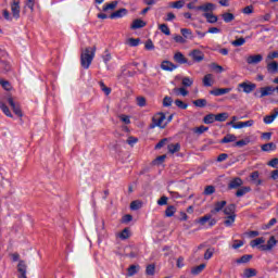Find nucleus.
<instances>
[{
	"mask_svg": "<svg viewBox=\"0 0 278 278\" xmlns=\"http://www.w3.org/2000/svg\"><path fill=\"white\" fill-rule=\"evenodd\" d=\"M94 53H97V47L86 48L80 54V64L83 68H90L92 60H94Z\"/></svg>",
	"mask_w": 278,
	"mask_h": 278,
	"instance_id": "obj_1",
	"label": "nucleus"
},
{
	"mask_svg": "<svg viewBox=\"0 0 278 278\" xmlns=\"http://www.w3.org/2000/svg\"><path fill=\"white\" fill-rule=\"evenodd\" d=\"M164 121H166V115L164 113H156L152 117V123L150 124L149 129H155V127L164 129L167 125V123L163 125Z\"/></svg>",
	"mask_w": 278,
	"mask_h": 278,
	"instance_id": "obj_2",
	"label": "nucleus"
},
{
	"mask_svg": "<svg viewBox=\"0 0 278 278\" xmlns=\"http://www.w3.org/2000/svg\"><path fill=\"white\" fill-rule=\"evenodd\" d=\"M11 12L15 21H18V18H21V0H13V2L11 3Z\"/></svg>",
	"mask_w": 278,
	"mask_h": 278,
	"instance_id": "obj_3",
	"label": "nucleus"
},
{
	"mask_svg": "<svg viewBox=\"0 0 278 278\" xmlns=\"http://www.w3.org/2000/svg\"><path fill=\"white\" fill-rule=\"evenodd\" d=\"M195 9L198 12H204V14H211L213 11L216 10V5L212 2H207L202 5H198Z\"/></svg>",
	"mask_w": 278,
	"mask_h": 278,
	"instance_id": "obj_4",
	"label": "nucleus"
},
{
	"mask_svg": "<svg viewBox=\"0 0 278 278\" xmlns=\"http://www.w3.org/2000/svg\"><path fill=\"white\" fill-rule=\"evenodd\" d=\"M17 278H27V263L21 260L17 264Z\"/></svg>",
	"mask_w": 278,
	"mask_h": 278,
	"instance_id": "obj_5",
	"label": "nucleus"
},
{
	"mask_svg": "<svg viewBox=\"0 0 278 278\" xmlns=\"http://www.w3.org/2000/svg\"><path fill=\"white\" fill-rule=\"evenodd\" d=\"M8 103L12 108L16 116H18L20 118L23 117V111L21 110V105L16 104V102H14V99L12 97L8 98Z\"/></svg>",
	"mask_w": 278,
	"mask_h": 278,
	"instance_id": "obj_6",
	"label": "nucleus"
},
{
	"mask_svg": "<svg viewBox=\"0 0 278 278\" xmlns=\"http://www.w3.org/2000/svg\"><path fill=\"white\" fill-rule=\"evenodd\" d=\"M238 88H242L243 92H245V94H251V92H253V90H255V88H257V85L253 84V83H240L238 85Z\"/></svg>",
	"mask_w": 278,
	"mask_h": 278,
	"instance_id": "obj_7",
	"label": "nucleus"
},
{
	"mask_svg": "<svg viewBox=\"0 0 278 278\" xmlns=\"http://www.w3.org/2000/svg\"><path fill=\"white\" fill-rule=\"evenodd\" d=\"M277 245V239L275 237H270L267 241V244H262L258 247L262 251H273V249Z\"/></svg>",
	"mask_w": 278,
	"mask_h": 278,
	"instance_id": "obj_8",
	"label": "nucleus"
},
{
	"mask_svg": "<svg viewBox=\"0 0 278 278\" xmlns=\"http://www.w3.org/2000/svg\"><path fill=\"white\" fill-rule=\"evenodd\" d=\"M190 58H192L193 62H203L205 60V54L201 50H193L189 53Z\"/></svg>",
	"mask_w": 278,
	"mask_h": 278,
	"instance_id": "obj_9",
	"label": "nucleus"
},
{
	"mask_svg": "<svg viewBox=\"0 0 278 278\" xmlns=\"http://www.w3.org/2000/svg\"><path fill=\"white\" fill-rule=\"evenodd\" d=\"M231 92V88H215L210 91V94L213 97H223V94H229Z\"/></svg>",
	"mask_w": 278,
	"mask_h": 278,
	"instance_id": "obj_10",
	"label": "nucleus"
},
{
	"mask_svg": "<svg viewBox=\"0 0 278 278\" xmlns=\"http://www.w3.org/2000/svg\"><path fill=\"white\" fill-rule=\"evenodd\" d=\"M255 125V122L253 119H249L247 122H238L237 124H233V129H244V127H253Z\"/></svg>",
	"mask_w": 278,
	"mask_h": 278,
	"instance_id": "obj_11",
	"label": "nucleus"
},
{
	"mask_svg": "<svg viewBox=\"0 0 278 278\" xmlns=\"http://www.w3.org/2000/svg\"><path fill=\"white\" fill-rule=\"evenodd\" d=\"M127 14H128L127 9L123 8V9H119V10L111 13L109 18H111V20L123 18V16H127Z\"/></svg>",
	"mask_w": 278,
	"mask_h": 278,
	"instance_id": "obj_12",
	"label": "nucleus"
},
{
	"mask_svg": "<svg viewBox=\"0 0 278 278\" xmlns=\"http://www.w3.org/2000/svg\"><path fill=\"white\" fill-rule=\"evenodd\" d=\"M243 181L242 178L236 177L228 184V190H237V188H240L242 186Z\"/></svg>",
	"mask_w": 278,
	"mask_h": 278,
	"instance_id": "obj_13",
	"label": "nucleus"
},
{
	"mask_svg": "<svg viewBox=\"0 0 278 278\" xmlns=\"http://www.w3.org/2000/svg\"><path fill=\"white\" fill-rule=\"evenodd\" d=\"M276 91V87L273 86H267V87H263L261 88V99H264V97H270V94H273V92Z\"/></svg>",
	"mask_w": 278,
	"mask_h": 278,
	"instance_id": "obj_14",
	"label": "nucleus"
},
{
	"mask_svg": "<svg viewBox=\"0 0 278 278\" xmlns=\"http://www.w3.org/2000/svg\"><path fill=\"white\" fill-rule=\"evenodd\" d=\"M264 60V56L262 54H254L247 58L248 64H260Z\"/></svg>",
	"mask_w": 278,
	"mask_h": 278,
	"instance_id": "obj_15",
	"label": "nucleus"
},
{
	"mask_svg": "<svg viewBox=\"0 0 278 278\" xmlns=\"http://www.w3.org/2000/svg\"><path fill=\"white\" fill-rule=\"evenodd\" d=\"M278 116V108L274 109V113L270 115H266L263 118V122L265 123V125H270V123H273L275 121V118H277Z\"/></svg>",
	"mask_w": 278,
	"mask_h": 278,
	"instance_id": "obj_16",
	"label": "nucleus"
},
{
	"mask_svg": "<svg viewBox=\"0 0 278 278\" xmlns=\"http://www.w3.org/2000/svg\"><path fill=\"white\" fill-rule=\"evenodd\" d=\"M142 27H147V22H144L140 18L132 21V23L130 25V29H142Z\"/></svg>",
	"mask_w": 278,
	"mask_h": 278,
	"instance_id": "obj_17",
	"label": "nucleus"
},
{
	"mask_svg": "<svg viewBox=\"0 0 278 278\" xmlns=\"http://www.w3.org/2000/svg\"><path fill=\"white\" fill-rule=\"evenodd\" d=\"M174 61H176L177 64H188V59H186V55L181 52H176L174 54Z\"/></svg>",
	"mask_w": 278,
	"mask_h": 278,
	"instance_id": "obj_18",
	"label": "nucleus"
},
{
	"mask_svg": "<svg viewBox=\"0 0 278 278\" xmlns=\"http://www.w3.org/2000/svg\"><path fill=\"white\" fill-rule=\"evenodd\" d=\"M203 86H205L206 88H210L212 86H214V75L212 74H206L204 77H203Z\"/></svg>",
	"mask_w": 278,
	"mask_h": 278,
	"instance_id": "obj_19",
	"label": "nucleus"
},
{
	"mask_svg": "<svg viewBox=\"0 0 278 278\" xmlns=\"http://www.w3.org/2000/svg\"><path fill=\"white\" fill-rule=\"evenodd\" d=\"M225 205H227V201H219L215 203L214 210H212V214H218V212H223L225 210Z\"/></svg>",
	"mask_w": 278,
	"mask_h": 278,
	"instance_id": "obj_20",
	"label": "nucleus"
},
{
	"mask_svg": "<svg viewBox=\"0 0 278 278\" xmlns=\"http://www.w3.org/2000/svg\"><path fill=\"white\" fill-rule=\"evenodd\" d=\"M261 150L265 153H270V151H277V144L274 142L265 143L261 147Z\"/></svg>",
	"mask_w": 278,
	"mask_h": 278,
	"instance_id": "obj_21",
	"label": "nucleus"
},
{
	"mask_svg": "<svg viewBox=\"0 0 278 278\" xmlns=\"http://www.w3.org/2000/svg\"><path fill=\"white\" fill-rule=\"evenodd\" d=\"M161 68L163 71H175V68H177V65H175L170 61H163L162 64H161Z\"/></svg>",
	"mask_w": 278,
	"mask_h": 278,
	"instance_id": "obj_22",
	"label": "nucleus"
},
{
	"mask_svg": "<svg viewBox=\"0 0 278 278\" xmlns=\"http://www.w3.org/2000/svg\"><path fill=\"white\" fill-rule=\"evenodd\" d=\"M224 214L226 216H236V204H228L225 208H224Z\"/></svg>",
	"mask_w": 278,
	"mask_h": 278,
	"instance_id": "obj_23",
	"label": "nucleus"
},
{
	"mask_svg": "<svg viewBox=\"0 0 278 278\" xmlns=\"http://www.w3.org/2000/svg\"><path fill=\"white\" fill-rule=\"evenodd\" d=\"M250 179L251 181H253V184L255 186H262V179H260V172L255 170L250 175Z\"/></svg>",
	"mask_w": 278,
	"mask_h": 278,
	"instance_id": "obj_24",
	"label": "nucleus"
},
{
	"mask_svg": "<svg viewBox=\"0 0 278 278\" xmlns=\"http://www.w3.org/2000/svg\"><path fill=\"white\" fill-rule=\"evenodd\" d=\"M236 140H238L236 135L228 134L220 140V144H229V142H236Z\"/></svg>",
	"mask_w": 278,
	"mask_h": 278,
	"instance_id": "obj_25",
	"label": "nucleus"
},
{
	"mask_svg": "<svg viewBox=\"0 0 278 278\" xmlns=\"http://www.w3.org/2000/svg\"><path fill=\"white\" fill-rule=\"evenodd\" d=\"M202 16L211 24L218 23V16L214 15V13H203Z\"/></svg>",
	"mask_w": 278,
	"mask_h": 278,
	"instance_id": "obj_26",
	"label": "nucleus"
},
{
	"mask_svg": "<svg viewBox=\"0 0 278 278\" xmlns=\"http://www.w3.org/2000/svg\"><path fill=\"white\" fill-rule=\"evenodd\" d=\"M168 152L173 154L179 153L181 151V144L179 143H172L167 146Z\"/></svg>",
	"mask_w": 278,
	"mask_h": 278,
	"instance_id": "obj_27",
	"label": "nucleus"
},
{
	"mask_svg": "<svg viewBox=\"0 0 278 278\" xmlns=\"http://www.w3.org/2000/svg\"><path fill=\"white\" fill-rule=\"evenodd\" d=\"M267 72L270 73L271 75H275L276 73H278L277 61H274V62L267 64Z\"/></svg>",
	"mask_w": 278,
	"mask_h": 278,
	"instance_id": "obj_28",
	"label": "nucleus"
},
{
	"mask_svg": "<svg viewBox=\"0 0 278 278\" xmlns=\"http://www.w3.org/2000/svg\"><path fill=\"white\" fill-rule=\"evenodd\" d=\"M257 277V270L255 268H247L243 271V278Z\"/></svg>",
	"mask_w": 278,
	"mask_h": 278,
	"instance_id": "obj_29",
	"label": "nucleus"
},
{
	"mask_svg": "<svg viewBox=\"0 0 278 278\" xmlns=\"http://www.w3.org/2000/svg\"><path fill=\"white\" fill-rule=\"evenodd\" d=\"M131 237V231L129 230V228H124L119 235L118 238L121 240H129V238Z\"/></svg>",
	"mask_w": 278,
	"mask_h": 278,
	"instance_id": "obj_30",
	"label": "nucleus"
},
{
	"mask_svg": "<svg viewBox=\"0 0 278 278\" xmlns=\"http://www.w3.org/2000/svg\"><path fill=\"white\" fill-rule=\"evenodd\" d=\"M237 215H227L226 219L224 220L225 227H233V223H236Z\"/></svg>",
	"mask_w": 278,
	"mask_h": 278,
	"instance_id": "obj_31",
	"label": "nucleus"
},
{
	"mask_svg": "<svg viewBox=\"0 0 278 278\" xmlns=\"http://www.w3.org/2000/svg\"><path fill=\"white\" fill-rule=\"evenodd\" d=\"M251 260H253V255L245 254L237 260V264H249V262H251Z\"/></svg>",
	"mask_w": 278,
	"mask_h": 278,
	"instance_id": "obj_32",
	"label": "nucleus"
},
{
	"mask_svg": "<svg viewBox=\"0 0 278 278\" xmlns=\"http://www.w3.org/2000/svg\"><path fill=\"white\" fill-rule=\"evenodd\" d=\"M175 212H177V207H175V205H169L165 210V216L172 218V216H175Z\"/></svg>",
	"mask_w": 278,
	"mask_h": 278,
	"instance_id": "obj_33",
	"label": "nucleus"
},
{
	"mask_svg": "<svg viewBox=\"0 0 278 278\" xmlns=\"http://www.w3.org/2000/svg\"><path fill=\"white\" fill-rule=\"evenodd\" d=\"M215 121H216V115L212 113L207 114L203 118V123H205V125H212V123H215Z\"/></svg>",
	"mask_w": 278,
	"mask_h": 278,
	"instance_id": "obj_34",
	"label": "nucleus"
},
{
	"mask_svg": "<svg viewBox=\"0 0 278 278\" xmlns=\"http://www.w3.org/2000/svg\"><path fill=\"white\" fill-rule=\"evenodd\" d=\"M0 110L3 112V114H5V116H8L9 118H12V112H10V108H8V105H5V103L0 101Z\"/></svg>",
	"mask_w": 278,
	"mask_h": 278,
	"instance_id": "obj_35",
	"label": "nucleus"
},
{
	"mask_svg": "<svg viewBox=\"0 0 278 278\" xmlns=\"http://www.w3.org/2000/svg\"><path fill=\"white\" fill-rule=\"evenodd\" d=\"M264 242H266V240L264 239V237L254 239L250 242V247H252V249H255V247H260V244H264Z\"/></svg>",
	"mask_w": 278,
	"mask_h": 278,
	"instance_id": "obj_36",
	"label": "nucleus"
},
{
	"mask_svg": "<svg viewBox=\"0 0 278 278\" xmlns=\"http://www.w3.org/2000/svg\"><path fill=\"white\" fill-rule=\"evenodd\" d=\"M205 270V264H200L191 269V275H201Z\"/></svg>",
	"mask_w": 278,
	"mask_h": 278,
	"instance_id": "obj_37",
	"label": "nucleus"
},
{
	"mask_svg": "<svg viewBox=\"0 0 278 278\" xmlns=\"http://www.w3.org/2000/svg\"><path fill=\"white\" fill-rule=\"evenodd\" d=\"M216 192V187L210 185L204 188L203 194L204 197H210Z\"/></svg>",
	"mask_w": 278,
	"mask_h": 278,
	"instance_id": "obj_38",
	"label": "nucleus"
},
{
	"mask_svg": "<svg viewBox=\"0 0 278 278\" xmlns=\"http://www.w3.org/2000/svg\"><path fill=\"white\" fill-rule=\"evenodd\" d=\"M222 18L225 23H231V21L236 20V15H233L232 13H224L222 14Z\"/></svg>",
	"mask_w": 278,
	"mask_h": 278,
	"instance_id": "obj_39",
	"label": "nucleus"
},
{
	"mask_svg": "<svg viewBox=\"0 0 278 278\" xmlns=\"http://www.w3.org/2000/svg\"><path fill=\"white\" fill-rule=\"evenodd\" d=\"M227 118H229V113H219L215 115V121H217V123H225Z\"/></svg>",
	"mask_w": 278,
	"mask_h": 278,
	"instance_id": "obj_40",
	"label": "nucleus"
},
{
	"mask_svg": "<svg viewBox=\"0 0 278 278\" xmlns=\"http://www.w3.org/2000/svg\"><path fill=\"white\" fill-rule=\"evenodd\" d=\"M250 190H251V187H242L237 190L236 197H238V198L244 197V194L249 193Z\"/></svg>",
	"mask_w": 278,
	"mask_h": 278,
	"instance_id": "obj_41",
	"label": "nucleus"
},
{
	"mask_svg": "<svg viewBox=\"0 0 278 278\" xmlns=\"http://www.w3.org/2000/svg\"><path fill=\"white\" fill-rule=\"evenodd\" d=\"M116 5H118V1H113L110 3L104 4L103 12H108V10H116Z\"/></svg>",
	"mask_w": 278,
	"mask_h": 278,
	"instance_id": "obj_42",
	"label": "nucleus"
},
{
	"mask_svg": "<svg viewBox=\"0 0 278 278\" xmlns=\"http://www.w3.org/2000/svg\"><path fill=\"white\" fill-rule=\"evenodd\" d=\"M184 5H186V1L178 0V1L173 2L170 8H174L175 10H181V8H184Z\"/></svg>",
	"mask_w": 278,
	"mask_h": 278,
	"instance_id": "obj_43",
	"label": "nucleus"
},
{
	"mask_svg": "<svg viewBox=\"0 0 278 278\" xmlns=\"http://www.w3.org/2000/svg\"><path fill=\"white\" fill-rule=\"evenodd\" d=\"M193 105H195V108H205L207 105V100L205 99L194 100Z\"/></svg>",
	"mask_w": 278,
	"mask_h": 278,
	"instance_id": "obj_44",
	"label": "nucleus"
},
{
	"mask_svg": "<svg viewBox=\"0 0 278 278\" xmlns=\"http://www.w3.org/2000/svg\"><path fill=\"white\" fill-rule=\"evenodd\" d=\"M138 268H140V266L130 265L128 267V277H134V275H137L138 274Z\"/></svg>",
	"mask_w": 278,
	"mask_h": 278,
	"instance_id": "obj_45",
	"label": "nucleus"
},
{
	"mask_svg": "<svg viewBox=\"0 0 278 278\" xmlns=\"http://www.w3.org/2000/svg\"><path fill=\"white\" fill-rule=\"evenodd\" d=\"M208 129V127L201 125L200 127L193 128V134H199V136H201V134H205Z\"/></svg>",
	"mask_w": 278,
	"mask_h": 278,
	"instance_id": "obj_46",
	"label": "nucleus"
},
{
	"mask_svg": "<svg viewBox=\"0 0 278 278\" xmlns=\"http://www.w3.org/2000/svg\"><path fill=\"white\" fill-rule=\"evenodd\" d=\"M99 86H100L102 92H104V94H106V97L111 94L112 89L109 88V87H106V86H105V83L100 81V83H99Z\"/></svg>",
	"mask_w": 278,
	"mask_h": 278,
	"instance_id": "obj_47",
	"label": "nucleus"
},
{
	"mask_svg": "<svg viewBox=\"0 0 278 278\" xmlns=\"http://www.w3.org/2000/svg\"><path fill=\"white\" fill-rule=\"evenodd\" d=\"M175 94H181V97H188V90L186 88L180 87V88H174Z\"/></svg>",
	"mask_w": 278,
	"mask_h": 278,
	"instance_id": "obj_48",
	"label": "nucleus"
},
{
	"mask_svg": "<svg viewBox=\"0 0 278 278\" xmlns=\"http://www.w3.org/2000/svg\"><path fill=\"white\" fill-rule=\"evenodd\" d=\"M175 105H177L179 110H188V103L181 101L180 99L175 100Z\"/></svg>",
	"mask_w": 278,
	"mask_h": 278,
	"instance_id": "obj_49",
	"label": "nucleus"
},
{
	"mask_svg": "<svg viewBox=\"0 0 278 278\" xmlns=\"http://www.w3.org/2000/svg\"><path fill=\"white\" fill-rule=\"evenodd\" d=\"M159 29L162 31V34H165V36H170V28H168V25L161 24Z\"/></svg>",
	"mask_w": 278,
	"mask_h": 278,
	"instance_id": "obj_50",
	"label": "nucleus"
},
{
	"mask_svg": "<svg viewBox=\"0 0 278 278\" xmlns=\"http://www.w3.org/2000/svg\"><path fill=\"white\" fill-rule=\"evenodd\" d=\"M208 220H212V215L206 214L203 217H200L198 219L199 225H205V223H208Z\"/></svg>",
	"mask_w": 278,
	"mask_h": 278,
	"instance_id": "obj_51",
	"label": "nucleus"
},
{
	"mask_svg": "<svg viewBox=\"0 0 278 278\" xmlns=\"http://www.w3.org/2000/svg\"><path fill=\"white\" fill-rule=\"evenodd\" d=\"M140 207H142V202L135 200L130 203V210L132 211H137L140 210Z\"/></svg>",
	"mask_w": 278,
	"mask_h": 278,
	"instance_id": "obj_52",
	"label": "nucleus"
},
{
	"mask_svg": "<svg viewBox=\"0 0 278 278\" xmlns=\"http://www.w3.org/2000/svg\"><path fill=\"white\" fill-rule=\"evenodd\" d=\"M166 160V154L157 156L154 161L153 164L154 166H160V164H164V161Z\"/></svg>",
	"mask_w": 278,
	"mask_h": 278,
	"instance_id": "obj_53",
	"label": "nucleus"
},
{
	"mask_svg": "<svg viewBox=\"0 0 278 278\" xmlns=\"http://www.w3.org/2000/svg\"><path fill=\"white\" fill-rule=\"evenodd\" d=\"M127 45H129V47H138V45H140V38H129Z\"/></svg>",
	"mask_w": 278,
	"mask_h": 278,
	"instance_id": "obj_54",
	"label": "nucleus"
},
{
	"mask_svg": "<svg viewBox=\"0 0 278 278\" xmlns=\"http://www.w3.org/2000/svg\"><path fill=\"white\" fill-rule=\"evenodd\" d=\"M170 105H173V98L166 96L163 99V108H170Z\"/></svg>",
	"mask_w": 278,
	"mask_h": 278,
	"instance_id": "obj_55",
	"label": "nucleus"
},
{
	"mask_svg": "<svg viewBox=\"0 0 278 278\" xmlns=\"http://www.w3.org/2000/svg\"><path fill=\"white\" fill-rule=\"evenodd\" d=\"M137 105H139V108H144L147 105V98L137 97Z\"/></svg>",
	"mask_w": 278,
	"mask_h": 278,
	"instance_id": "obj_56",
	"label": "nucleus"
},
{
	"mask_svg": "<svg viewBox=\"0 0 278 278\" xmlns=\"http://www.w3.org/2000/svg\"><path fill=\"white\" fill-rule=\"evenodd\" d=\"M192 84H194V80L190 79V77L182 78V86H185L186 88H190Z\"/></svg>",
	"mask_w": 278,
	"mask_h": 278,
	"instance_id": "obj_57",
	"label": "nucleus"
},
{
	"mask_svg": "<svg viewBox=\"0 0 278 278\" xmlns=\"http://www.w3.org/2000/svg\"><path fill=\"white\" fill-rule=\"evenodd\" d=\"M249 142H250L249 139H242V140L237 141L233 144V147H239V148L247 147V144H249Z\"/></svg>",
	"mask_w": 278,
	"mask_h": 278,
	"instance_id": "obj_58",
	"label": "nucleus"
},
{
	"mask_svg": "<svg viewBox=\"0 0 278 278\" xmlns=\"http://www.w3.org/2000/svg\"><path fill=\"white\" fill-rule=\"evenodd\" d=\"M244 42H247V40L241 37V38L236 39L235 41H232L231 45L233 47H242V45H244Z\"/></svg>",
	"mask_w": 278,
	"mask_h": 278,
	"instance_id": "obj_59",
	"label": "nucleus"
},
{
	"mask_svg": "<svg viewBox=\"0 0 278 278\" xmlns=\"http://www.w3.org/2000/svg\"><path fill=\"white\" fill-rule=\"evenodd\" d=\"M214 257V249H207L204 253V260H212Z\"/></svg>",
	"mask_w": 278,
	"mask_h": 278,
	"instance_id": "obj_60",
	"label": "nucleus"
},
{
	"mask_svg": "<svg viewBox=\"0 0 278 278\" xmlns=\"http://www.w3.org/2000/svg\"><path fill=\"white\" fill-rule=\"evenodd\" d=\"M157 205H168V197L162 195L161 199L157 200Z\"/></svg>",
	"mask_w": 278,
	"mask_h": 278,
	"instance_id": "obj_61",
	"label": "nucleus"
},
{
	"mask_svg": "<svg viewBox=\"0 0 278 278\" xmlns=\"http://www.w3.org/2000/svg\"><path fill=\"white\" fill-rule=\"evenodd\" d=\"M0 86H2L4 90H12V85H10V81L8 80H0Z\"/></svg>",
	"mask_w": 278,
	"mask_h": 278,
	"instance_id": "obj_62",
	"label": "nucleus"
},
{
	"mask_svg": "<svg viewBox=\"0 0 278 278\" xmlns=\"http://www.w3.org/2000/svg\"><path fill=\"white\" fill-rule=\"evenodd\" d=\"M147 275H155V265H148L146 268Z\"/></svg>",
	"mask_w": 278,
	"mask_h": 278,
	"instance_id": "obj_63",
	"label": "nucleus"
},
{
	"mask_svg": "<svg viewBox=\"0 0 278 278\" xmlns=\"http://www.w3.org/2000/svg\"><path fill=\"white\" fill-rule=\"evenodd\" d=\"M268 166H271V168H278V159H273L269 161Z\"/></svg>",
	"mask_w": 278,
	"mask_h": 278,
	"instance_id": "obj_64",
	"label": "nucleus"
}]
</instances>
